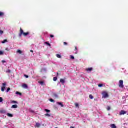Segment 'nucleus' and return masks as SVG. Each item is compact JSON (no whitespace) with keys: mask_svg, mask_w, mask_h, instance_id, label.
Returning a JSON list of instances; mask_svg holds the SVG:
<instances>
[{"mask_svg":"<svg viewBox=\"0 0 128 128\" xmlns=\"http://www.w3.org/2000/svg\"><path fill=\"white\" fill-rule=\"evenodd\" d=\"M18 108V105L16 104V105H13L12 106V108Z\"/></svg>","mask_w":128,"mask_h":128,"instance_id":"ddd939ff","label":"nucleus"},{"mask_svg":"<svg viewBox=\"0 0 128 128\" xmlns=\"http://www.w3.org/2000/svg\"><path fill=\"white\" fill-rule=\"evenodd\" d=\"M110 106H107V108H106V109H107V110H108V111H110Z\"/></svg>","mask_w":128,"mask_h":128,"instance_id":"c85d7f7f","label":"nucleus"},{"mask_svg":"<svg viewBox=\"0 0 128 128\" xmlns=\"http://www.w3.org/2000/svg\"><path fill=\"white\" fill-rule=\"evenodd\" d=\"M5 62H6V60H2V64H4Z\"/></svg>","mask_w":128,"mask_h":128,"instance_id":"c03bdc74","label":"nucleus"},{"mask_svg":"<svg viewBox=\"0 0 128 128\" xmlns=\"http://www.w3.org/2000/svg\"><path fill=\"white\" fill-rule=\"evenodd\" d=\"M4 34V31L0 30V36H2Z\"/></svg>","mask_w":128,"mask_h":128,"instance_id":"7c9ffc66","label":"nucleus"},{"mask_svg":"<svg viewBox=\"0 0 128 128\" xmlns=\"http://www.w3.org/2000/svg\"><path fill=\"white\" fill-rule=\"evenodd\" d=\"M53 80H54V82H56V80H58V77L54 78Z\"/></svg>","mask_w":128,"mask_h":128,"instance_id":"aec40b11","label":"nucleus"},{"mask_svg":"<svg viewBox=\"0 0 128 128\" xmlns=\"http://www.w3.org/2000/svg\"><path fill=\"white\" fill-rule=\"evenodd\" d=\"M24 76L26 78H28V75H24Z\"/></svg>","mask_w":128,"mask_h":128,"instance_id":"ea45409f","label":"nucleus"},{"mask_svg":"<svg viewBox=\"0 0 128 128\" xmlns=\"http://www.w3.org/2000/svg\"><path fill=\"white\" fill-rule=\"evenodd\" d=\"M89 98L90 100H94V96L92 95H90Z\"/></svg>","mask_w":128,"mask_h":128,"instance_id":"a878e982","label":"nucleus"},{"mask_svg":"<svg viewBox=\"0 0 128 128\" xmlns=\"http://www.w3.org/2000/svg\"><path fill=\"white\" fill-rule=\"evenodd\" d=\"M6 116H8L9 118H14V115L12 114L8 113L6 114Z\"/></svg>","mask_w":128,"mask_h":128,"instance_id":"f8f14e48","label":"nucleus"},{"mask_svg":"<svg viewBox=\"0 0 128 128\" xmlns=\"http://www.w3.org/2000/svg\"><path fill=\"white\" fill-rule=\"evenodd\" d=\"M6 50H8V48L6 49Z\"/></svg>","mask_w":128,"mask_h":128,"instance_id":"09e8293b","label":"nucleus"},{"mask_svg":"<svg viewBox=\"0 0 128 128\" xmlns=\"http://www.w3.org/2000/svg\"><path fill=\"white\" fill-rule=\"evenodd\" d=\"M22 87L23 88H28V85L26 84H24L22 86Z\"/></svg>","mask_w":128,"mask_h":128,"instance_id":"9d476101","label":"nucleus"},{"mask_svg":"<svg viewBox=\"0 0 128 128\" xmlns=\"http://www.w3.org/2000/svg\"><path fill=\"white\" fill-rule=\"evenodd\" d=\"M56 56H57V58H62V56H60L58 54H56Z\"/></svg>","mask_w":128,"mask_h":128,"instance_id":"4be33fe9","label":"nucleus"},{"mask_svg":"<svg viewBox=\"0 0 128 128\" xmlns=\"http://www.w3.org/2000/svg\"><path fill=\"white\" fill-rule=\"evenodd\" d=\"M58 76V73H57Z\"/></svg>","mask_w":128,"mask_h":128,"instance_id":"49530a36","label":"nucleus"},{"mask_svg":"<svg viewBox=\"0 0 128 128\" xmlns=\"http://www.w3.org/2000/svg\"><path fill=\"white\" fill-rule=\"evenodd\" d=\"M17 52L18 54H22V50H18Z\"/></svg>","mask_w":128,"mask_h":128,"instance_id":"412c9836","label":"nucleus"},{"mask_svg":"<svg viewBox=\"0 0 128 128\" xmlns=\"http://www.w3.org/2000/svg\"><path fill=\"white\" fill-rule=\"evenodd\" d=\"M45 116H47L48 118H50V116H52V115L50 114H45Z\"/></svg>","mask_w":128,"mask_h":128,"instance_id":"dca6fc26","label":"nucleus"},{"mask_svg":"<svg viewBox=\"0 0 128 128\" xmlns=\"http://www.w3.org/2000/svg\"><path fill=\"white\" fill-rule=\"evenodd\" d=\"M29 112H32V114H34V111L32 110V109L29 110Z\"/></svg>","mask_w":128,"mask_h":128,"instance_id":"c756f323","label":"nucleus"},{"mask_svg":"<svg viewBox=\"0 0 128 128\" xmlns=\"http://www.w3.org/2000/svg\"><path fill=\"white\" fill-rule=\"evenodd\" d=\"M64 46H68V43L64 42Z\"/></svg>","mask_w":128,"mask_h":128,"instance_id":"37998d69","label":"nucleus"},{"mask_svg":"<svg viewBox=\"0 0 128 128\" xmlns=\"http://www.w3.org/2000/svg\"><path fill=\"white\" fill-rule=\"evenodd\" d=\"M38 82L40 83V84L41 86H42L43 84H44V82Z\"/></svg>","mask_w":128,"mask_h":128,"instance_id":"b1692460","label":"nucleus"},{"mask_svg":"<svg viewBox=\"0 0 128 128\" xmlns=\"http://www.w3.org/2000/svg\"><path fill=\"white\" fill-rule=\"evenodd\" d=\"M75 106H76V108H78V106H79L78 104V103H76L75 104Z\"/></svg>","mask_w":128,"mask_h":128,"instance_id":"58836bf2","label":"nucleus"},{"mask_svg":"<svg viewBox=\"0 0 128 128\" xmlns=\"http://www.w3.org/2000/svg\"><path fill=\"white\" fill-rule=\"evenodd\" d=\"M124 114H126V112L124 111V110H122L120 112V116H124Z\"/></svg>","mask_w":128,"mask_h":128,"instance_id":"39448f33","label":"nucleus"},{"mask_svg":"<svg viewBox=\"0 0 128 128\" xmlns=\"http://www.w3.org/2000/svg\"><path fill=\"white\" fill-rule=\"evenodd\" d=\"M4 54V52L2 51H0V56H2Z\"/></svg>","mask_w":128,"mask_h":128,"instance_id":"f704fd0d","label":"nucleus"},{"mask_svg":"<svg viewBox=\"0 0 128 128\" xmlns=\"http://www.w3.org/2000/svg\"><path fill=\"white\" fill-rule=\"evenodd\" d=\"M4 16V13L2 12H0V16Z\"/></svg>","mask_w":128,"mask_h":128,"instance_id":"6ab92c4d","label":"nucleus"},{"mask_svg":"<svg viewBox=\"0 0 128 128\" xmlns=\"http://www.w3.org/2000/svg\"><path fill=\"white\" fill-rule=\"evenodd\" d=\"M41 126H42V124H40V123H36V127L38 128H40Z\"/></svg>","mask_w":128,"mask_h":128,"instance_id":"4468645a","label":"nucleus"},{"mask_svg":"<svg viewBox=\"0 0 128 128\" xmlns=\"http://www.w3.org/2000/svg\"><path fill=\"white\" fill-rule=\"evenodd\" d=\"M53 96L54 98H58V95L56 93L53 94Z\"/></svg>","mask_w":128,"mask_h":128,"instance_id":"6e6552de","label":"nucleus"},{"mask_svg":"<svg viewBox=\"0 0 128 128\" xmlns=\"http://www.w3.org/2000/svg\"><path fill=\"white\" fill-rule=\"evenodd\" d=\"M102 96H103V98H108V93H106V92H104L102 94Z\"/></svg>","mask_w":128,"mask_h":128,"instance_id":"20e7f679","label":"nucleus"},{"mask_svg":"<svg viewBox=\"0 0 128 128\" xmlns=\"http://www.w3.org/2000/svg\"><path fill=\"white\" fill-rule=\"evenodd\" d=\"M46 44V46H51L50 44L48 42H45Z\"/></svg>","mask_w":128,"mask_h":128,"instance_id":"393cba45","label":"nucleus"},{"mask_svg":"<svg viewBox=\"0 0 128 128\" xmlns=\"http://www.w3.org/2000/svg\"><path fill=\"white\" fill-rule=\"evenodd\" d=\"M98 86L99 88H102V86H104V85H103L102 84H99L98 85Z\"/></svg>","mask_w":128,"mask_h":128,"instance_id":"cd10ccee","label":"nucleus"},{"mask_svg":"<svg viewBox=\"0 0 128 128\" xmlns=\"http://www.w3.org/2000/svg\"><path fill=\"white\" fill-rule=\"evenodd\" d=\"M10 88H8L7 89V90L6 91V92H10Z\"/></svg>","mask_w":128,"mask_h":128,"instance_id":"e433bc0d","label":"nucleus"},{"mask_svg":"<svg viewBox=\"0 0 128 128\" xmlns=\"http://www.w3.org/2000/svg\"><path fill=\"white\" fill-rule=\"evenodd\" d=\"M12 104H18V102L16 101H12Z\"/></svg>","mask_w":128,"mask_h":128,"instance_id":"4c0bfd02","label":"nucleus"},{"mask_svg":"<svg viewBox=\"0 0 128 128\" xmlns=\"http://www.w3.org/2000/svg\"><path fill=\"white\" fill-rule=\"evenodd\" d=\"M30 52H34V51L32 50H31Z\"/></svg>","mask_w":128,"mask_h":128,"instance_id":"a18cd8bd","label":"nucleus"},{"mask_svg":"<svg viewBox=\"0 0 128 128\" xmlns=\"http://www.w3.org/2000/svg\"><path fill=\"white\" fill-rule=\"evenodd\" d=\"M126 124L128 125V124H124V126H126Z\"/></svg>","mask_w":128,"mask_h":128,"instance_id":"de8ad7c7","label":"nucleus"},{"mask_svg":"<svg viewBox=\"0 0 128 128\" xmlns=\"http://www.w3.org/2000/svg\"><path fill=\"white\" fill-rule=\"evenodd\" d=\"M50 38H54V35H50Z\"/></svg>","mask_w":128,"mask_h":128,"instance_id":"a19ab883","label":"nucleus"},{"mask_svg":"<svg viewBox=\"0 0 128 128\" xmlns=\"http://www.w3.org/2000/svg\"><path fill=\"white\" fill-rule=\"evenodd\" d=\"M6 72L7 74H10V72H12V70H6Z\"/></svg>","mask_w":128,"mask_h":128,"instance_id":"5701e85b","label":"nucleus"},{"mask_svg":"<svg viewBox=\"0 0 128 128\" xmlns=\"http://www.w3.org/2000/svg\"><path fill=\"white\" fill-rule=\"evenodd\" d=\"M119 87L120 88H124V80H120L119 82Z\"/></svg>","mask_w":128,"mask_h":128,"instance_id":"f03ea898","label":"nucleus"},{"mask_svg":"<svg viewBox=\"0 0 128 128\" xmlns=\"http://www.w3.org/2000/svg\"><path fill=\"white\" fill-rule=\"evenodd\" d=\"M111 128H117L116 124H112L110 125Z\"/></svg>","mask_w":128,"mask_h":128,"instance_id":"2eb2a0df","label":"nucleus"},{"mask_svg":"<svg viewBox=\"0 0 128 128\" xmlns=\"http://www.w3.org/2000/svg\"><path fill=\"white\" fill-rule=\"evenodd\" d=\"M94 68H88L86 70L87 72H92Z\"/></svg>","mask_w":128,"mask_h":128,"instance_id":"423d86ee","label":"nucleus"},{"mask_svg":"<svg viewBox=\"0 0 128 128\" xmlns=\"http://www.w3.org/2000/svg\"><path fill=\"white\" fill-rule=\"evenodd\" d=\"M78 50V48L77 47H75V54H78V52L77 51Z\"/></svg>","mask_w":128,"mask_h":128,"instance_id":"f3484780","label":"nucleus"},{"mask_svg":"<svg viewBox=\"0 0 128 128\" xmlns=\"http://www.w3.org/2000/svg\"><path fill=\"white\" fill-rule=\"evenodd\" d=\"M28 36L30 34V32H28L26 33H25L24 32V30L20 28V33L19 34V38H22V36Z\"/></svg>","mask_w":128,"mask_h":128,"instance_id":"f257e3e1","label":"nucleus"},{"mask_svg":"<svg viewBox=\"0 0 128 128\" xmlns=\"http://www.w3.org/2000/svg\"><path fill=\"white\" fill-rule=\"evenodd\" d=\"M70 58H71V60H74V56H70Z\"/></svg>","mask_w":128,"mask_h":128,"instance_id":"c9c22d12","label":"nucleus"},{"mask_svg":"<svg viewBox=\"0 0 128 128\" xmlns=\"http://www.w3.org/2000/svg\"><path fill=\"white\" fill-rule=\"evenodd\" d=\"M45 110V112H48V113L50 112V110H48V109H46V110Z\"/></svg>","mask_w":128,"mask_h":128,"instance_id":"2f4dec72","label":"nucleus"},{"mask_svg":"<svg viewBox=\"0 0 128 128\" xmlns=\"http://www.w3.org/2000/svg\"><path fill=\"white\" fill-rule=\"evenodd\" d=\"M60 82H61V84H66V80H64V79H60Z\"/></svg>","mask_w":128,"mask_h":128,"instance_id":"1a4fd4ad","label":"nucleus"},{"mask_svg":"<svg viewBox=\"0 0 128 128\" xmlns=\"http://www.w3.org/2000/svg\"><path fill=\"white\" fill-rule=\"evenodd\" d=\"M6 83L2 84V88H1V90L4 92V90H6Z\"/></svg>","mask_w":128,"mask_h":128,"instance_id":"7ed1b4c3","label":"nucleus"},{"mask_svg":"<svg viewBox=\"0 0 128 128\" xmlns=\"http://www.w3.org/2000/svg\"><path fill=\"white\" fill-rule=\"evenodd\" d=\"M42 70H44V72H46V68H43V69H42Z\"/></svg>","mask_w":128,"mask_h":128,"instance_id":"79ce46f5","label":"nucleus"},{"mask_svg":"<svg viewBox=\"0 0 128 128\" xmlns=\"http://www.w3.org/2000/svg\"><path fill=\"white\" fill-rule=\"evenodd\" d=\"M56 104H58V106H60L61 108H64V105L63 104L62 102H57Z\"/></svg>","mask_w":128,"mask_h":128,"instance_id":"0eeeda50","label":"nucleus"},{"mask_svg":"<svg viewBox=\"0 0 128 128\" xmlns=\"http://www.w3.org/2000/svg\"><path fill=\"white\" fill-rule=\"evenodd\" d=\"M4 102V99L2 98H0V102Z\"/></svg>","mask_w":128,"mask_h":128,"instance_id":"473e14b6","label":"nucleus"},{"mask_svg":"<svg viewBox=\"0 0 128 128\" xmlns=\"http://www.w3.org/2000/svg\"><path fill=\"white\" fill-rule=\"evenodd\" d=\"M50 101L51 102H54V100L53 99H50Z\"/></svg>","mask_w":128,"mask_h":128,"instance_id":"72a5a7b5","label":"nucleus"},{"mask_svg":"<svg viewBox=\"0 0 128 128\" xmlns=\"http://www.w3.org/2000/svg\"><path fill=\"white\" fill-rule=\"evenodd\" d=\"M8 40H3L2 42V44H6V42H8Z\"/></svg>","mask_w":128,"mask_h":128,"instance_id":"a211bd4d","label":"nucleus"},{"mask_svg":"<svg viewBox=\"0 0 128 128\" xmlns=\"http://www.w3.org/2000/svg\"><path fill=\"white\" fill-rule=\"evenodd\" d=\"M16 94H18V96H22V93H20V92H16Z\"/></svg>","mask_w":128,"mask_h":128,"instance_id":"bb28decb","label":"nucleus"},{"mask_svg":"<svg viewBox=\"0 0 128 128\" xmlns=\"http://www.w3.org/2000/svg\"><path fill=\"white\" fill-rule=\"evenodd\" d=\"M0 114H6V110H0Z\"/></svg>","mask_w":128,"mask_h":128,"instance_id":"9b49d317","label":"nucleus"}]
</instances>
